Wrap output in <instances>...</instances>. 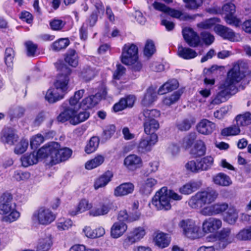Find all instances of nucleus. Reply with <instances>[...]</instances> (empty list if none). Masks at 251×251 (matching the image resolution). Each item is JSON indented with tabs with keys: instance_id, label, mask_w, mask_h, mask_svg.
I'll use <instances>...</instances> for the list:
<instances>
[{
	"instance_id": "8fccbe9b",
	"label": "nucleus",
	"mask_w": 251,
	"mask_h": 251,
	"mask_svg": "<svg viewBox=\"0 0 251 251\" xmlns=\"http://www.w3.org/2000/svg\"><path fill=\"white\" fill-rule=\"evenodd\" d=\"M99 145V139L97 137H92L85 147V152L88 154L94 152L98 148Z\"/></svg>"
},
{
	"instance_id": "a19ab883",
	"label": "nucleus",
	"mask_w": 251,
	"mask_h": 251,
	"mask_svg": "<svg viewBox=\"0 0 251 251\" xmlns=\"http://www.w3.org/2000/svg\"><path fill=\"white\" fill-rule=\"evenodd\" d=\"M73 225V222L68 218H60L56 222V226L59 231L69 230Z\"/></svg>"
},
{
	"instance_id": "de8ad7c7",
	"label": "nucleus",
	"mask_w": 251,
	"mask_h": 251,
	"mask_svg": "<svg viewBox=\"0 0 251 251\" xmlns=\"http://www.w3.org/2000/svg\"><path fill=\"white\" fill-rule=\"evenodd\" d=\"M96 70L90 67L84 68L80 74V76L86 81H88L93 79L97 75Z\"/></svg>"
},
{
	"instance_id": "e433bc0d",
	"label": "nucleus",
	"mask_w": 251,
	"mask_h": 251,
	"mask_svg": "<svg viewBox=\"0 0 251 251\" xmlns=\"http://www.w3.org/2000/svg\"><path fill=\"white\" fill-rule=\"evenodd\" d=\"M178 82L176 79L170 80L162 85L158 90V94L163 95L177 88Z\"/></svg>"
},
{
	"instance_id": "680f3d73",
	"label": "nucleus",
	"mask_w": 251,
	"mask_h": 251,
	"mask_svg": "<svg viewBox=\"0 0 251 251\" xmlns=\"http://www.w3.org/2000/svg\"><path fill=\"white\" fill-rule=\"evenodd\" d=\"M14 55V51L12 48H8L6 49L4 59L8 67H11L12 66Z\"/></svg>"
},
{
	"instance_id": "13d9d810",
	"label": "nucleus",
	"mask_w": 251,
	"mask_h": 251,
	"mask_svg": "<svg viewBox=\"0 0 251 251\" xmlns=\"http://www.w3.org/2000/svg\"><path fill=\"white\" fill-rule=\"evenodd\" d=\"M240 126L233 125L224 128L221 131V134L223 136H234L238 135L240 132Z\"/></svg>"
},
{
	"instance_id": "a878e982",
	"label": "nucleus",
	"mask_w": 251,
	"mask_h": 251,
	"mask_svg": "<svg viewBox=\"0 0 251 251\" xmlns=\"http://www.w3.org/2000/svg\"><path fill=\"white\" fill-rule=\"evenodd\" d=\"M215 127V126L213 123L205 119L201 120L197 126L198 131L204 135L212 133Z\"/></svg>"
},
{
	"instance_id": "1a4fd4ad",
	"label": "nucleus",
	"mask_w": 251,
	"mask_h": 251,
	"mask_svg": "<svg viewBox=\"0 0 251 251\" xmlns=\"http://www.w3.org/2000/svg\"><path fill=\"white\" fill-rule=\"evenodd\" d=\"M179 226L182 229L183 234L186 237L192 239L199 237L200 227L196 225L193 220L191 219L182 220L180 221Z\"/></svg>"
},
{
	"instance_id": "4c0bfd02",
	"label": "nucleus",
	"mask_w": 251,
	"mask_h": 251,
	"mask_svg": "<svg viewBox=\"0 0 251 251\" xmlns=\"http://www.w3.org/2000/svg\"><path fill=\"white\" fill-rule=\"evenodd\" d=\"M178 55L184 59H191L197 56V53L193 50L179 45L177 50Z\"/></svg>"
},
{
	"instance_id": "9d476101",
	"label": "nucleus",
	"mask_w": 251,
	"mask_h": 251,
	"mask_svg": "<svg viewBox=\"0 0 251 251\" xmlns=\"http://www.w3.org/2000/svg\"><path fill=\"white\" fill-rule=\"evenodd\" d=\"M232 242V237L230 228H224L217 233L214 247L216 250H223Z\"/></svg>"
},
{
	"instance_id": "39448f33",
	"label": "nucleus",
	"mask_w": 251,
	"mask_h": 251,
	"mask_svg": "<svg viewBox=\"0 0 251 251\" xmlns=\"http://www.w3.org/2000/svg\"><path fill=\"white\" fill-rule=\"evenodd\" d=\"M55 218V214L50 208L45 206L39 207L32 216V220L35 223L43 226L50 224Z\"/></svg>"
},
{
	"instance_id": "2eb2a0df",
	"label": "nucleus",
	"mask_w": 251,
	"mask_h": 251,
	"mask_svg": "<svg viewBox=\"0 0 251 251\" xmlns=\"http://www.w3.org/2000/svg\"><path fill=\"white\" fill-rule=\"evenodd\" d=\"M222 226L221 220L215 218H209L202 224V229L205 233H214Z\"/></svg>"
},
{
	"instance_id": "774afa93",
	"label": "nucleus",
	"mask_w": 251,
	"mask_h": 251,
	"mask_svg": "<svg viewBox=\"0 0 251 251\" xmlns=\"http://www.w3.org/2000/svg\"><path fill=\"white\" fill-rule=\"evenodd\" d=\"M197 138V134L195 132L190 133L186 136L183 141V144L186 148L190 147L193 144L194 141Z\"/></svg>"
},
{
	"instance_id": "9b49d317",
	"label": "nucleus",
	"mask_w": 251,
	"mask_h": 251,
	"mask_svg": "<svg viewBox=\"0 0 251 251\" xmlns=\"http://www.w3.org/2000/svg\"><path fill=\"white\" fill-rule=\"evenodd\" d=\"M138 59V48L134 45H125L121 56V61L126 65H129Z\"/></svg>"
},
{
	"instance_id": "f3484780",
	"label": "nucleus",
	"mask_w": 251,
	"mask_h": 251,
	"mask_svg": "<svg viewBox=\"0 0 251 251\" xmlns=\"http://www.w3.org/2000/svg\"><path fill=\"white\" fill-rule=\"evenodd\" d=\"M124 164L128 170L134 171L142 167L143 161L141 157L132 154L128 155L125 158Z\"/></svg>"
},
{
	"instance_id": "2f4dec72",
	"label": "nucleus",
	"mask_w": 251,
	"mask_h": 251,
	"mask_svg": "<svg viewBox=\"0 0 251 251\" xmlns=\"http://www.w3.org/2000/svg\"><path fill=\"white\" fill-rule=\"evenodd\" d=\"M213 182L219 186H228L232 184L230 177L223 173H219L213 177Z\"/></svg>"
},
{
	"instance_id": "bb28decb",
	"label": "nucleus",
	"mask_w": 251,
	"mask_h": 251,
	"mask_svg": "<svg viewBox=\"0 0 251 251\" xmlns=\"http://www.w3.org/2000/svg\"><path fill=\"white\" fill-rule=\"evenodd\" d=\"M64 94L55 87L50 88L46 92L45 99L50 103H54L64 98Z\"/></svg>"
},
{
	"instance_id": "bf43d9fd",
	"label": "nucleus",
	"mask_w": 251,
	"mask_h": 251,
	"mask_svg": "<svg viewBox=\"0 0 251 251\" xmlns=\"http://www.w3.org/2000/svg\"><path fill=\"white\" fill-rule=\"evenodd\" d=\"M236 237L240 241L251 240V226L240 230Z\"/></svg>"
},
{
	"instance_id": "c03bdc74",
	"label": "nucleus",
	"mask_w": 251,
	"mask_h": 251,
	"mask_svg": "<svg viewBox=\"0 0 251 251\" xmlns=\"http://www.w3.org/2000/svg\"><path fill=\"white\" fill-rule=\"evenodd\" d=\"M236 124L240 126H246L251 124V113L247 112L236 117Z\"/></svg>"
},
{
	"instance_id": "6ab92c4d",
	"label": "nucleus",
	"mask_w": 251,
	"mask_h": 251,
	"mask_svg": "<svg viewBox=\"0 0 251 251\" xmlns=\"http://www.w3.org/2000/svg\"><path fill=\"white\" fill-rule=\"evenodd\" d=\"M18 135L12 128H5L2 130L0 140L4 144L12 146L18 141Z\"/></svg>"
},
{
	"instance_id": "f8f14e48",
	"label": "nucleus",
	"mask_w": 251,
	"mask_h": 251,
	"mask_svg": "<svg viewBox=\"0 0 251 251\" xmlns=\"http://www.w3.org/2000/svg\"><path fill=\"white\" fill-rule=\"evenodd\" d=\"M61 70L66 74L59 75L54 81L53 86L65 94L69 87L68 84L70 81L69 75L71 74V70L65 66H63Z\"/></svg>"
},
{
	"instance_id": "052dcab7",
	"label": "nucleus",
	"mask_w": 251,
	"mask_h": 251,
	"mask_svg": "<svg viewBox=\"0 0 251 251\" xmlns=\"http://www.w3.org/2000/svg\"><path fill=\"white\" fill-rule=\"evenodd\" d=\"M155 48L153 42L151 40H148L145 44L144 50V55L150 57L155 52Z\"/></svg>"
},
{
	"instance_id": "6e6d98bb",
	"label": "nucleus",
	"mask_w": 251,
	"mask_h": 251,
	"mask_svg": "<svg viewBox=\"0 0 251 251\" xmlns=\"http://www.w3.org/2000/svg\"><path fill=\"white\" fill-rule=\"evenodd\" d=\"M229 98L221 91L211 98L210 105H216L226 101Z\"/></svg>"
},
{
	"instance_id": "7ed1b4c3",
	"label": "nucleus",
	"mask_w": 251,
	"mask_h": 251,
	"mask_svg": "<svg viewBox=\"0 0 251 251\" xmlns=\"http://www.w3.org/2000/svg\"><path fill=\"white\" fill-rule=\"evenodd\" d=\"M218 193L213 189H207L196 193L188 201L192 208H200L214 202L218 197Z\"/></svg>"
},
{
	"instance_id": "ea45409f",
	"label": "nucleus",
	"mask_w": 251,
	"mask_h": 251,
	"mask_svg": "<svg viewBox=\"0 0 251 251\" xmlns=\"http://www.w3.org/2000/svg\"><path fill=\"white\" fill-rule=\"evenodd\" d=\"M105 158L102 155H97L94 158L87 161L85 163V168L87 170H92L100 165L104 161Z\"/></svg>"
},
{
	"instance_id": "f257e3e1",
	"label": "nucleus",
	"mask_w": 251,
	"mask_h": 251,
	"mask_svg": "<svg viewBox=\"0 0 251 251\" xmlns=\"http://www.w3.org/2000/svg\"><path fill=\"white\" fill-rule=\"evenodd\" d=\"M39 154L50 158L52 163L57 164L69 159L72 155V151L68 148H61L57 142H50L40 148Z\"/></svg>"
},
{
	"instance_id": "6e6552de",
	"label": "nucleus",
	"mask_w": 251,
	"mask_h": 251,
	"mask_svg": "<svg viewBox=\"0 0 251 251\" xmlns=\"http://www.w3.org/2000/svg\"><path fill=\"white\" fill-rule=\"evenodd\" d=\"M145 229L143 227L139 226L133 228L127 234L126 237L123 242L124 249H127L131 245L139 241L146 235Z\"/></svg>"
},
{
	"instance_id": "473e14b6",
	"label": "nucleus",
	"mask_w": 251,
	"mask_h": 251,
	"mask_svg": "<svg viewBox=\"0 0 251 251\" xmlns=\"http://www.w3.org/2000/svg\"><path fill=\"white\" fill-rule=\"evenodd\" d=\"M92 207V204L85 199L81 200L75 210H71L69 214L71 216H75L79 213H81L87 210H90Z\"/></svg>"
},
{
	"instance_id": "0eeeda50",
	"label": "nucleus",
	"mask_w": 251,
	"mask_h": 251,
	"mask_svg": "<svg viewBox=\"0 0 251 251\" xmlns=\"http://www.w3.org/2000/svg\"><path fill=\"white\" fill-rule=\"evenodd\" d=\"M152 7L155 10L167 13L171 17L178 19L180 21H188L192 19L191 16L187 13L179 10L170 8L165 4L156 1L153 3Z\"/></svg>"
},
{
	"instance_id": "cd10ccee",
	"label": "nucleus",
	"mask_w": 251,
	"mask_h": 251,
	"mask_svg": "<svg viewBox=\"0 0 251 251\" xmlns=\"http://www.w3.org/2000/svg\"><path fill=\"white\" fill-rule=\"evenodd\" d=\"M221 91L228 98L238 92L236 84L226 79L220 86Z\"/></svg>"
},
{
	"instance_id": "338daca9",
	"label": "nucleus",
	"mask_w": 251,
	"mask_h": 251,
	"mask_svg": "<svg viewBox=\"0 0 251 251\" xmlns=\"http://www.w3.org/2000/svg\"><path fill=\"white\" fill-rule=\"evenodd\" d=\"M24 109L22 107H16L12 108L8 111V114L11 119L14 118H18L21 117L24 113Z\"/></svg>"
},
{
	"instance_id": "aec40b11",
	"label": "nucleus",
	"mask_w": 251,
	"mask_h": 251,
	"mask_svg": "<svg viewBox=\"0 0 251 251\" xmlns=\"http://www.w3.org/2000/svg\"><path fill=\"white\" fill-rule=\"evenodd\" d=\"M53 244L52 238L50 233L42 235L39 239L37 251H49Z\"/></svg>"
},
{
	"instance_id": "f704fd0d",
	"label": "nucleus",
	"mask_w": 251,
	"mask_h": 251,
	"mask_svg": "<svg viewBox=\"0 0 251 251\" xmlns=\"http://www.w3.org/2000/svg\"><path fill=\"white\" fill-rule=\"evenodd\" d=\"M159 128V124L157 120H148V121H144V132L146 134L149 136L156 134L155 132Z\"/></svg>"
},
{
	"instance_id": "412c9836",
	"label": "nucleus",
	"mask_w": 251,
	"mask_h": 251,
	"mask_svg": "<svg viewBox=\"0 0 251 251\" xmlns=\"http://www.w3.org/2000/svg\"><path fill=\"white\" fill-rule=\"evenodd\" d=\"M40 149L37 152H33L29 155L25 154L21 157V160L22 166L27 167L29 166L36 164L39 159L47 158V156H43L39 154Z\"/></svg>"
},
{
	"instance_id": "5fc2aeb1",
	"label": "nucleus",
	"mask_w": 251,
	"mask_h": 251,
	"mask_svg": "<svg viewBox=\"0 0 251 251\" xmlns=\"http://www.w3.org/2000/svg\"><path fill=\"white\" fill-rule=\"evenodd\" d=\"M28 147V142L26 139H21L16 144L14 152L16 154H21L24 153Z\"/></svg>"
},
{
	"instance_id": "864d4df0",
	"label": "nucleus",
	"mask_w": 251,
	"mask_h": 251,
	"mask_svg": "<svg viewBox=\"0 0 251 251\" xmlns=\"http://www.w3.org/2000/svg\"><path fill=\"white\" fill-rule=\"evenodd\" d=\"M238 213L234 208L228 209L224 220L229 224H234L238 219Z\"/></svg>"
},
{
	"instance_id": "e2e57ef3",
	"label": "nucleus",
	"mask_w": 251,
	"mask_h": 251,
	"mask_svg": "<svg viewBox=\"0 0 251 251\" xmlns=\"http://www.w3.org/2000/svg\"><path fill=\"white\" fill-rule=\"evenodd\" d=\"M25 46L26 50V54L28 56L33 57L36 55L37 49V45L34 44L32 42L28 41L25 43Z\"/></svg>"
},
{
	"instance_id": "393cba45",
	"label": "nucleus",
	"mask_w": 251,
	"mask_h": 251,
	"mask_svg": "<svg viewBox=\"0 0 251 251\" xmlns=\"http://www.w3.org/2000/svg\"><path fill=\"white\" fill-rule=\"evenodd\" d=\"M112 202H108L101 203L99 206L95 207L89 212L90 216L98 217L107 214L112 208Z\"/></svg>"
},
{
	"instance_id": "72a5a7b5",
	"label": "nucleus",
	"mask_w": 251,
	"mask_h": 251,
	"mask_svg": "<svg viewBox=\"0 0 251 251\" xmlns=\"http://www.w3.org/2000/svg\"><path fill=\"white\" fill-rule=\"evenodd\" d=\"M243 75L240 70L239 65H235L228 72L226 79L236 84L242 78Z\"/></svg>"
},
{
	"instance_id": "5701e85b",
	"label": "nucleus",
	"mask_w": 251,
	"mask_h": 251,
	"mask_svg": "<svg viewBox=\"0 0 251 251\" xmlns=\"http://www.w3.org/2000/svg\"><path fill=\"white\" fill-rule=\"evenodd\" d=\"M157 180L153 177H148L144 179L140 184V192L145 195L150 194L156 185Z\"/></svg>"
},
{
	"instance_id": "20e7f679",
	"label": "nucleus",
	"mask_w": 251,
	"mask_h": 251,
	"mask_svg": "<svg viewBox=\"0 0 251 251\" xmlns=\"http://www.w3.org/2000/svg\"><path fill=\"white\" fill-rule=\"evenodd\" d=\"M79 108L71 107H65L64 111L57 117L58 121L63 123L69 120L70 123L74 125H77L85 121L89 117V113L85 111L76 114L77 111Z\"/></svg>"
},
{
	"instance_id": "3c124183",
	"label": "nucleus",
	"mask_w": 251,
	"mask_h": 251,
	"mask_svg": "<svg viewBox=\"0 0 251 251\" xmlns=\"http://www.w3.org/2000/svg\"><path fill=\"white\" fill-rule=\"evenodd\" d=\"M184 167L187 172L193 173H198L201 172L199 161L198 160H189L187 161Z\"/></svg>"
},
{
	"instance_id": "37998d69",
	"label": "nucleus",
	"mask_w": 251,
	"mask_h": 251,
	"mask_svg": "<svg viewBox=\"0 0 251 251\" xmlns=\"http://www.w3.org/2000/svg\"><path fill=\"white\" fill-rule=\"evenodd\" d=\"M201 172L207 171L213 165L214 159L210 155L205 156L199 161Z\"/></svg>"
},
{
	"instance_id": "dca6fc26",
	"label": "nucleus",
	"mask_w": 251,
	"mask_h": 251,
	"mask_svg": "<svg viewBox=\"0 0 251 251\" xmlns=\"http://www.w3.org/2000/svg\"><path fill=\"white\" fill-rule=\"evenodd\" d=\"M182 34L186 42L192 47H196L200 43L199 35L192 28L186 27L183 29Z\"/></svg>"
},
{
	"instance_id": "603ef678",
	"label": "nucleus",
	"mask_w": 251,
	"mask_h": 251,
	"mask_svg": "<svg viewBox=\"0 0 251 251\" xmlns=\"http://www.w3.org/2000/svg\"><path fill=\"white\" fill-rule=\"evenodd\" d=\"M181 93L179 92H175L173 94L164 98L162 102L165 105L170 106L177 102L179 99Z\"/></svg>"
},
{
	"instance_id": "423d86ee",
	"label": "nucleus",
	"mask_w": 251,
	"mask_h": 251,
	"mask_svg": "<svg viewBox=\"0 0 251 251\" xmlns=\"http://www.w3.org/2000/svg\"><path fill=\"white\" fill-rule=\"evenodd\" d=\"M152 204L157 210H168L171 209L169 191L166 187H162L156 193L152 199Z\"/></svg>"
},
{
	"instance_id": "ddd939ff",
	"label": "nucleus",
	"mask_w": 251,
	"mask_h": 251,
	"mask_svg": "<svg viewBox=\"0 0 251 251\" xmlns=\"http://www.w3.org/2000/svg\"><path fill=\"white\" fill-rule=\"evenodd\" d=\"M158 140V138L157 134L143 137L137 146L138 151L143 153L151 151L152 147L157 143Z\"/></svg>"
},
{
	"instance_id": "7c9ffc66",
	"label": "nucleus",
	"mask_w": 251,
	"mask_h": 251,
	"mask_svg": "<svg viewBox=\"0 0 251 251\" xmlns=\"http://www.w3.org/2000/svg\"><path fill=\"white\" fill-rule=\"evenodd\" d=\"M201 186L200 181H190L179 188V192L184 195H189L196 191Z\"/></svg>"
},
{
	"instance_id": "c9c22d12",
	"label": "nucleus",
	"mask_w": 251,
	"mask_h": 251,
	"mask_svg": "<svg viewBox=\"0 0 251 251\" xmlns=\"http://www.w3.org/2000/svg\"><path fill=\"white\" fill-rule=\"evenodd\" d=\"M98 95L90 96L83 99L81 102L79 103V108L87 109L96 106L100 101V98H98Z\"/></svg>"
},
{
	"instance_id": "09e8293b",
	"label": "nucleus",
	"mask_w": 251,
	"mask_h": 251,
	"mask_svg": "<svg viewBox=\"0 0 251 251\" xmlns=\"http://www.w3.org/2000/svg\"><path fill=\"white\" fill-rule=\"evenodd\" d=\"M193 153L196 156L203 155L206 152L205 145L202 140H198L196 142L193 149Z\"/></svg>"
},
{
	"instance_id": "c756f323",
	"label": "nucleus",
	"mask_w": 251,
	"mask_h": 251,
	"mask_svg": "<svg viewBox=\"0 0 251 251\" xmlns=\"http://www.w3.org/2000/svg\"><path fill=\"white\" fill-rule=\"evenodd\" d=\"M112 176L113 174L111 172L109 171L106 172L96 179L94 185L95 189L97 190L105 186L111 181Z\"/></svg>"
},
{
	"instance_id": "0e129e2a",
	"label": "nucleus",
	"mask_w": 251,
	"mask_h": 251,
	"mask_svg": "<svg viewBox=\"0 0 251 251\" xmlns=\"http://www.w3.org/2000/svg\"><path fill=\"white\" fill-rule=\"evenodd\" d=\"M220 20L218 18H210L205 21L198 24V26L200 28L208 29L211 28L216 23H219Z\"/></svg>"
},
{
	"instance_id": "c85d7f7f",
	"label": "nucleus",
	"mask_w": 251,
	"mask_h": 251,
	"mask_svg": "<svg viewBox=\"0 0 251 251\" xmlns=\"http://www.w3.org/2000/svg\"><path fill=\"white\" fill-rule=\"evenodd\" d=\"M157 99L156 90L152 87H149L146 91L142 100V104L145 106L152 104Z\"/></svg>"
},
{
	"instance_id": "58836bf2",
	"label": "nucleus",
	"mask_w": 251,
	"mask_h": 251,
	"mask_svg": "<svg viewBox=\"0 0 251 251\" xmlns=\"http://www.w3.org/2000/svg\"><path fill=\"white\" fill-rule=\"evenodd\" d=\"M154 241L155 244L161 248L167 247L170 243V239L168 235L163 232L157 233L154 238Z\"/></svg>"
},
{
	"instance_id": "f03ea898",
	"label": "nucleus",
	"mask_w": 251,
	"mask_h": 251,
	"mask_svg": "<svg viewBox=\"0 0 251 251\" xmlns=\"http://www.w3.org/2000/svg\"><path fill=\"white\" fill-rule=\"evenodd\" d=\"M0 214L3 221L11 223L17 221L20 213L16 209V204L13 201V196L8 192L4 193L0 197Z\"/></svg>"
},
{
	"instance_id": "a18cd8bd",
	"label": "nucleus",
	"mask_w": 251,
	"mask_h": 251,
	"mask_svg": "<svg viewBox=\"0 0 251 251\" xmlns=\"http://www.w3.org/2000/svg\"><path fill=\"white\" fill-rule=\"evenodd\" d=\"M142 113L144 117V121L156 120V118L159 117L160 115V111L155 109H146L143 111Z\"/></svg>"
},
{
	"instance_id": "a211bd4d",
	"label": "nucleus",
	"mask_w": 251,
	"mask_h": 251,
	"mask_svg": "<svg viewBox=\"0 0 251 251\" xmlns=\"http://www.w3.org/2000/svg\"><path fill=\"white\" fill-rule=\"evenodd\" d=\"M214 31L224 39L233 42L238 41L235 33L228 27L219 25L214 27Z\"/></svg>"
},
{
	"instance_id": "69168bd1",
	"label": "nucleus",
	"mask_w": 251,
	"mask_h": 251,
	"mask_svg": "<svg viewBox=\"0 0 251 251\" xmlns=\"http://www.w3.org/2000/svg\"><path fill=\"white\" fill-rule=\"evenodd\" d=\"M44 141L43 136L40 134L32 136L30 139V146L32 149H36Z\"/></svg>"
},
{
	"instance_id": "4d7b16f0",
	"label": "nucleus",
	"mask_w": 251,
	"mask_h": 251,
	"mask_svg": "<svg viewBox=\"0 0 251 251\" xmlns=\"http://www.w3.org/2000/svg\"><path fill=\"white\" fill-rule=\"evenodd\" d=\"M65 60L66 62L68 63L70 66L75 67L77 66L78 62L77 59V55L75 50H71L67 54Z\"/></svg>"
},
{
	"instance_id": "b1692460",
	"label": "nucleus",
	"mask_w": 251,
	"mask_h": 251,
	"mask_svg": "<svg viewBox=\"0 0 251 251\" xmlns=\"http://www.w3.org/2000/svg\"><path fill=\"white\" fill-rule=\"evenodd\" d=\"M134 189V185L130 182L124 183L116 187L114 190L115 197H123L132 193Z\"/></svg>"
},
{
	"instance_id": "4468645a",
	"label": "nucleus",
	"mask_w": 251,
	"mask_h": 251,
	"mask_svg": "<svg viewBox=\"0 0 251 251\" xmlns=\"http://www.w3.org/2000/svg\"><path fill=\"white\" fill-rule=\"evenodd\" d=\"M228 207V204L226 203H217L203 207L200 213L204 216L216 215L224 212L227 209Z\"/></svg>"
},
{
	"instance_id": "4be33fe9",
	"label": "nucleus",
	"mask_w": 251,
	"mask_h": 251,
	"mask_svg": "<svg viewBox=\"0 0 251 251\" xmlns=\"http://www.w3.org/2000/svg\"><path fill=\"white\" fill-rule=\"evenodd\" d=\"M127 229V226L125 222H116L111 227V237L114 239L119 238L124 234Z\"/></svg>"
},
{
	"instance_id": "49530a36",
	"label": "nucleus",
	"mask_w": 251,
	"mask_h": 251,
	"mask_svg": "<svg viewBox=\"0 0 251 251\" xmlns=\"http://www.w3.org/2000/svg\"><path fill=\"white\" fill-rule=\"evenodd\" d=\"M85 90L84 89L79 90L75 92L73 97H71L69 100V106L73 108H79V103H78L79 100L83 96Z\"/></svg>"
},
{
	"instance_id": "79ce46f5",
	"label": "nucleus",
	"mask_w": 251,
	"mask_h": 251,
	"mask_svg": "<svg viewBox=\"0 0 251 251\" xmlns=\"http://www.w3.org/2000/svg\"><path fill=\"white\" fill-rule=\"evenodd\" d=\"M70 44L68 38H60L54 42L50 46L51 49L55 51H58L66 48Z\"/></svg>"
}]
</instances>
